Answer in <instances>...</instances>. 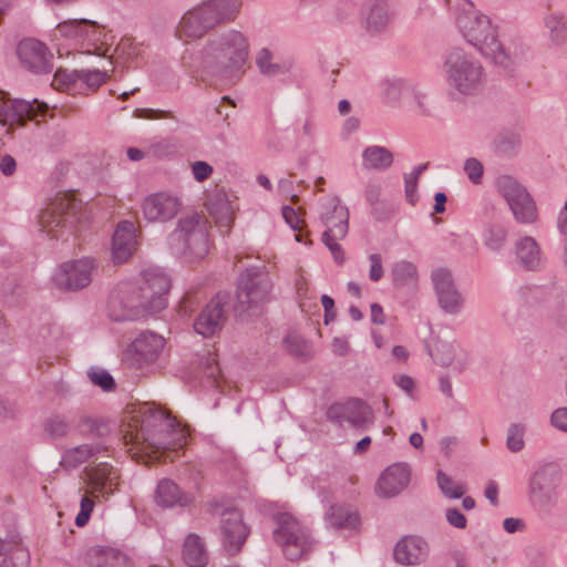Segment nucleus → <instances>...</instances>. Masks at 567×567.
Returning a JSON list of instances; mask_svg holds the SVG:
<instances>
[{"label": "nucleus", "mask_w": 567, "mask_h": 567, "mask_svg": "<svg viewBox=\"0 0 567 567\" xmlns=\"http://www.w3.org/2000/svg\"><path fill=\"white\" fill-rule=\"evenodd\" d=\"M17 53L20 63L33 73H50L53 69L52 54L45 44L38 40H22L18 45Z\"/></svg>", "instance_id": "nucleus-18"}, {"label": "nucleus", "mask_w": 567, "mask_h": 567, "mask_svg": "<svg viewBox=\"0 0 567 567\" xmlns=\"http://www.w3.org/2000/svg\"><path fill=\"white\" fill-rule=\"evenodd\" d=\"M496 187L509 207L530 195L518 181L508 175L499 176L496 179Z\"/></svg>", "instance_id": "nucleus-38"}, {"label": "nucleus", "mask_w": 567, "mask_h": 567, "mask_svg": "<svg viewBox=\"0 0 567 567\" xmlns=\"http://www.w3.org/2000/svg\"><path fill=\"white\" fill-rule=\"evenodd\" d=\"M318 215L326 227L322 237L344 238L349 229V210L339 197H324L319 202Z\"/></svg>", "instance_id": "nucleus-10"}, {"label": "nucleus", "mask_w": 567, "mask_h": 567, "mask_svg": "<svg viewBox=\"0 0 567 567\" xmlns=\"http://www.w3.org/2000/svg\"><path fill=\"white\" fill-rule=\"evenodd\" d=\"M390 18L391 14L386 1L375 0L369 9L364 28L371 33L380 32L388 25Z\"/></svg>", "instance_id": "nucleus-39"}, {"label": "nucleus", "mask_w": 567, "mask_h": 567, "mask_svg": "<svg viewBox=\"0 0 567 567\" xmlns=\"http://www.w3.org/2000/svg\"><path fill=\"white\" fill-rule=\"evenodd\" d=\"M410 482V470L406 464H393L379 477L377 493L385 498L401 493Z\"/></svg>", "instance_id": "nucleus-23"}, {"label": "nucleus", "mask_w": 567, "mask_h": 567, "mask_svg": "<svg viewBox=\"0 0 567 567\" xmlns=\"http://www.w3.org/2000/svg\"><path fill=\"white\" fill-rule=\"evenodd\" d=\"M221 542L224 548L230 555L240 551L245 544L249 528L243 522V515L238 509H226L220 517Z\"/></svg>", "instance_id": "nucleus-17"}, {"label": "nucleus", "mask_w": 567, "mask_h": 567, "mask_svg": "<svg viewBox=\"0 0 567 567\" xmlns=\"http://www.w3.org/2000/svg\"><path fill=\"white\" fill-rule=\"evenodd\" d=\"M90 567H132L126 554L109 546H94L87 551Z\"/></svg>", "instance_id": "nucleus-30"}, {"label": "nucleus", "mask_w": 567, "mask_h": 567, "mask_svg": "<svg viewBox=\"0 0 567 567\" xmlns=\"http://www.w3.org/2000/svg\"><path fill=\"white\" fill-rule=\"evenodd\" d=\"M443 72L451 93L462 97L480 94L486 83L482 63L461 49H454L446 55Z\"/></svg>", "instance_id": "nucleus-4"}, {"label": "nucleus", "mask_w": 567, "mask_h": 567, "mask_svg": "<svg viewBox=\"0 0 567 567\" xmlns=\"http://www.w3.org/2000/svg\"><path fill=\"white\" fill-rule=\"evenodd\" d=\"M455 351L456 347L454 344L437 340L434 342L430 354L439 364L446 367L453 363Z\"/></svg>", "instance_id": "nucleus-48"}, {"label": "nucleus", "mask_w": 567, "mask_h": 567, "mask_svg": "<svg viewBox=\"0 0 567 567\" xmlns=\"http://www.w3.org/2000/svg\"><path fill=\"white\" fill-rule=\"evenodd\" d=\"M225 303L219 295L213 298L196 318L194 330L205 338L213 337L220 331L226 319Z\"/></svg>", "instance_id": "nucleus-19"}, {"label": "nucleus", "mask_w": 567, "mask_h": 567, "mask_svg": "<svg viewBox=\"0 0 567 567\" xmlns=\"http://www.w3.org/2000/svg\"><path fill=\"white\" fill-rule=\"evenodd\" d=\"M549 32L550 41L556 45H563L567 40V25L565 18L559 13H549L544 19Z\"/></svg>", "instance_id": "nucleus-42"}, {"label": "nucleus", "mask_w": 567, "mask_h": 567, "mask_svg": "<svg viewBox=\"0 0 567 567\" xmlns=\"http://www.w3.org/2000/svg\"><path fill=\"white\" fill-rule=\"evenodd\" d=\"M324 523L332 529H355L360 525L359 513L349 505L332 504L324 513Z\"/></svg>", "instance_id": "nucleus-29"}, {"label": "nucleus", "mask_w": 567, "mask_h": 567, "mask_svg": "<svg viewBox=\"0 0 567 567\" xmlns=\"http://www.w3.org/2000/svg\"><path fill=\"white\" fill-rule=\"evenodd\" d=\"M430 554L427 542L420 536H405L394 547V559L405 566L424 563Z\"/></svg>", "instance_id": "nucleus-21"}, {"label": "nucleus", "mask_w": 567, "mask_h": 567, "mask_svg": "<svg viewBox=\"0 0 567 567\" xmlns=\"http://www.w3.org/2000/svg\"><path fill=\"white\" fill-rule=\"evenodd\" d=\"M509 209L512 210L517 223L533 224L537 220V206L530 195H528L526 199H522L520 202H517L511 206Z\"/></svg>", "instance_id": "nucleus-43"}, {"label": "nucleus", "mask_w": 567, "mask_h": 567, "mask_svg": "<svg viewBox=\"0 0 567 567\" xmlns=\"http://www.w3.org/2000/svg\"><path fill=\"white\" fill-rule=\"evenodd\" d=\"M138 287L142 296L150 300L151 310L159 312L166 307V295L171 289V279L161 268L142 271Z\"/></svg>", "instance_id": "nucleus-13"}, {"label": "nucleus", "mask_w": 567, "mask_h": 567, "mask_svg": "<svg viewBox=\"0 0 567 567\" xmlns=\"http://www.w3.org/2000/svg\"><path fill=\"white\" fill-rule=\"evenodd\" d=\"M59 32L72 39L99 40L97 23L87 19L66 20L58 24Z\"/></svg>", "instance_id": "nucleus-33"}, {"label": "nucleus", "mask_w": 567, "mask_h": 567, "mask_svg": "<svg viewBox=\"0 0 567 567\" xmlns=\"http://www.w3.org/2000/svg\"><path fill=\"white\" fill-rule=\"evenodd\" d=\"M179 196L169 192H158L146 196L142 203L143 216L151 223H167L181 212Z\"/></svg>", "instance_id": "nucleus-12"}, {"label": "nucleus", "mask_w": 567, "mask_h": 567, "mask_svg": "<svg viewBox=\"0 0 567 567\" xmlns=\"http://www.w3.org/2000/svg\"><path fill=\"white\" fill-rule=\"evenodd\" d=\"M192 173L197 182H204L213 174V167L204 161H197L192 164Z\"/></svg>", "instance_id": "nucleus-61"}, {"label": "nucleus", "mask_w": 567, "mask_h": 567, "mask_svg": "<svg viewBox=\"0 0 567 567\" xmlns=\"http://www.w3.org/2000/svg\"><path fill=\"white\" fill-rule=\"evenodd\" d=\"M393 154L384 146L370 145L362 152V168L383 172L393 164Z\"/></svg>", "instance_id": "nucleus-35"}, {"label": "nucleus", "mask_w": 567, "mask_h": 567, "mask_svg": "<svg viewBox=\"0 0 567 567\" xmlns=\"http://www.w3.org/2000/svg\"><path fill=\"white\" fill-rule=\"evenodd\" d=\"M167 240L175 255L189 260L203 259L209 250L206 219L196 213L181 218Z\"/></svg>", "instance_id": "nucleus-5"}, {"label": "nucleus", "mask_w": 567, "mask_h": 567, "mask_svg": "<svg viewBox=\"0 0 567 567\" xmlns=\"http://www.w3.org/2000/svg\"><path fill=\"white\" fill-rule=\"evenodd\" d=\"M249 55L247 37L235 29L212 34L196 55L197 66L227 81L239 79Z\"/></svg>", "instance_id": "nucleus-2"}, {"label": "nucleus", "mask_w": 567, "mask_h": 567, "mask_svg": "<svg viewBox=\"0 0 567 567\" xmlns=\"http://www.w3.org/2000/svg\"><path fill=\"white\" fill-rule=\"evenodd\" d=\"M81 432L93 437H105L110 434V426L106 422L92 417H83L80 423Z\"/></svg>", "instance_id": "nucleus-50"}, {"label": "nucleus", "mask_w": 567, "mask_h": 567, "mask_svg": "<svg viewBox=\"0 0 567 567\" xmlns=\"http://www.w3.org/2000/svg\"><path fill=\"white\" fill-rule=\"evenodd\" d=\"M116 51L126 60H134L142 53V44L132 38H123L117 44Z\"/></svg>", "instance_id": "nucleus-54"}, {"label": "nucleus", "mask_w": 567, "mask_h": 567, "mask_svg": "<svg viewBox=\"0 0 567 567\" xmlns=\"http://www.w3.org/2000/svg\"><path fill=\"white\" fill-rule=\"evenodd\" d=\"M382 86L385 97L392 104L409 101L414 93V85L402 79L385 80Z\"/></svg>", "instance_id": "nucleus-41"}, {"label": "nucleus", "mask_w": 567, "mask_h": 567, "mask_svg": "<svg viewBox=\"0 0 567 567\" xmlns=\"http://www.w3.org/2000/svg\"><path fill=\"white\" fill-rule=\"evenodd\" d=\"M483 239L488 249L498 251L506 243L507 230L502 225H491L485 229Z\"/></svg>", "instance_id": "nucleus-47"}, {"label": "nucleus", "mask_w": 567, "mask_h": 567, "mask_svg": "<svg viewBox=\"0 0 567 567\" xmlns=\"http://www.w3.org/2000/svg\"><path fill=\"white\" fill-rule=\"evenodd\" d=\"M106 70H73L58 71L54 75V81L64 85L66 90L84 84L87 89L95 91L106 81Z\"/></svg>", "instance_id": "nucleus-25"}, {"label": "nucleus", "mask_w": 567, "mask_h": 567, "mask_svg": "<svg viewBox=\"0 0 567 567\" xmlns=\"http://www.w3.org/2000/svg\"><path fill=\"white\" fill-rule=\"evenodd\" d=\"M271 288L268 276L256 269H247L238 280L235 312L238 316L249 313L262 305Z\"/></svg>", "instance_id": "nucleus-8"}, {"label": "nucleus", "mask_w": 567, "mask_h": 567, "mask_svg": "<svg viewBox=\"0 0 567 567\" xmlns=\"http://www.w3.org/2000/svg\"><path fill=\"white\" fill-rule=\"evenodd\" d=\"M30 554L29 550L21 546L16 545L11 553L6 556L0 563V567H29Z\"/></svg>", "instance_id": "nucleus-49"}, {"label": "nucleus", "mask_w": 567, "mask_h": 567, "mask_svg": "<svg viewBox=\"0 0 567 567\" xmlns=\"http://www.w3.org/2000/svg\"><path fill=\"white\" fill-rule=\"evenodd\" d=\"M183 558L189 567H204L207 564L208 557L205 545L197 534H189L186 537Z\"/></svg>", "instance_id": "nucleus-37"}, {"label": "nucleus", "mask_w": 567, "mask_h": 567, "mask_svg": "<svg viewBox=\"0 0 567 567\" xmlns=\"http://www.w3.org/2000/svg\"><path fill=\"white\" fill-rule=\"evenodd\" d=\"M391 275L395 286H406L416 281L417 270L411 261L400 260L392 266Z\"/></svg>", "instance_id": "nucleus-44"}, {"label": "nucleus", "mask_w": 567, "mask_h": 567, "mask_svg": "<svg viewBox=\"0 0 567 567\" xmlns=\"http://www.w3.org/2000/svg\"><path fill=\"white\" fill-rule=\"evenodd\" d=\"M550 424L561 431L567 433V408H558L550 415Z\"/></svg>", "instance_id": "nucleus-62"}, {"label": "nucleus", "mask_w": 567, "mask_h": 567, "mask_svg": "<svg viewBox=\"0 0 567 567\" xmlns=\"http://www.w3.org/2000/svg\"><path fill=\"white\" fill-rule=\"evenodd\" d=\"M87 378L92 384L100 386L104 392H111L116 386L113 377L103 369H90L87 371Z\"/></svg>", "instance_id": "nucleus-51"}, {"label": "nucleus", "mask_w": 567, "mask_h": 567, "mask_svg": "<svg viewBox=\"0 0 567 567\" xmlns=\"http://www.w3.org/2000/svg\"><path fill=\"white\" fill-rule=\"evenodd\" d=\"M468 7L463 8L456 17V24L464 39L475 47L477 51L506 73H512L515 58L506 50L498 39L497 27L489 17L478 14L472 10V2L465 1Z\"/></svg>", "instance_id": "nucleus-3"}, {"label": "nucleus", "mask_w": 567, "mask_h": 567, "mask_svg": "<svg viewBox=\"0 0 567 567\" xmlns=\"http://www.w3.org/2000/svg\"><path fill=\"white\" fill-rule=\"evenodd\" d=\"M109 450V446L102 443L83 444L66 450L60 461V465L68 471L74 470L81 464Z\"/></svg>", "instance_id": "nucleus-31"}, {"label": "nucleus", "mask_w": 567, "mask_h": 567, "mask_svg": "<svg viewBox=\"0 0 567 567\" xmlns=\"http://www.w3.org/2000/svg\"><path fill=\"white\" fill-rule=\"evenodd\" d=\"M560 474L556 465L545 464L534 472L529 481V498L543 512H549L557 503Z\"/></svg>", "instance_id": "nucleus-9"}, {"label": "nucleus", "mask_w": 567, "mask_h": 567, "mask_svg": "<svg viewBox=\"0 0 567 567\" xmlns=\"http://www.w3.org/2000/svg\"><path fill=\"white\" fill-rule=\"evenodd\" d=\"M446 522L458 529H464L467 525L466 517L455 507H450L445 511Z\"/></svg>", "instance_id": "nucleus-60"}, {"label": "nucleus", "mask_w": 567, "mask_h": 567, "mask_svg": "<svg viewBox=\"0 0 567 567\" xmlns=\"http://www.w3.org/2000/svg\"><path fill=\"white\" fill-rule=\"evenodd\" d=\"M208 30L219 23L231 21L238 13L236 0H208L197 6Z\"/></svg>", "instance_id": "nucleus-24"}, {"label": "nucleus", "mask_w": 567, "mask_h": 567, "mask_svg": "<svg viewBox=\"0 0 567 567\" xmlns=\"http://www.w3.org/2000/svg\"><path fill=\"white\" fill-rule=\"evenodd\" d=\"M136 247L135 228L131 221H122L117 225L112 240V259L115 264L126 261Z\"/></svg>", "instance_id": "nucleus-26"}, {"label": "nucleus", "mask_w": 567, "mask_h": 567, "mask_svg": "<svg viewBox=\"0 0 567 567\" xmlns=\"http://www.w3.org/2000/svg\"><path fill=\"white\" fill-rule=\"evenodd\" d=\"M0 122L3 125L23 124L27 120H33L47 111V104L33 99H9L8 94L0 92Z\"/></svg>", "instance_id": "nucleus-11"}, {"label": "nucleus", "mask_w": 567, "mask_h": 567, "mask_svg": "<svg viewBox=\"0 0 567 567\" xmlns=\"http://www.w3.org/2000/svg\"><path fill=\"white\" fill-rule=\"evenodd\" d=\"M80 512L75 517V525L83 527L87 524L91 513L94 508V502L86 495H84L80 503Z\"/></svg>", "instance_id": "nucleus-56"}, {"label": "nucleus", "mask_w": 567, "mask_h": 567, "mask_svg": "<svg viewBox=\"0 0 567 567\" xmlns=\"http://www.w3.org/2000/svg\"><path fill=\"white\" fill-rule=\"evenodd\" d=\"M464 171L473 184H481L483 176V164L474 158H467L464 163Z\"/></svg>", "instance_id": "nucleus-55"}, {"label": "nucleus", "mask_w": 567, "mask_h": 567, "mask_svg": "<svg viewBox=\"0 0 567 567\" xmlns=\"http://www.w3.org/2000/svg\"><path fill=\"white\" fill-rule=\"evenodd\" d=\"M274 540L287 559L296 561L308 555L315 546L309 530L291 514L279 513L274 517Z\"/></svg>", "instance_id": "nucleus-6"}, {"label": "nucleus", "mask_w": 567, "mask_h": 567, "mask_svg": "<svg viewBox=\"0 0 567 567\" xmlns=\"http://www.w3.org/2000/svg\"><path fill=\"white\" fill-rule=\"evenodd\" d=\"M370 260V270H369V279L373 282H378L382 279L384 275L383 266H382V257L380 254H371L369 256Z\"/></svg>", "instance_id": "nucleus-57"}, {"label": "nucleus", "mask_w": 567, "mask_h": 567, "mask_svg": "<svg viewBox=\"0 0 567 567\" xmlns=\"http://www.w3.org/2000/svg\"><path fill=\"white\" fill-rule=\"evenodd\" d=\"M343 238H332L327 236L322 237V241L324 245L329 248L334 261L339 265L343 264L346 261L344 252L341 248V246L338 244L339 240H342Z\"/></svg>", "instance_id": "nucleus-58"}, {"label": "nucleus", "mask_w": 567, "mask_h": 567, "mask_svg": "<svg viewBox=\"0 0 567 567\" xmlns=\"http://www.w3.org/2000/svg\"><path fill=\"white\" fill-rule=\"evenodd\" d=\"M69 423L62 415H52L44 424L45 432L52 437H62L69 432Z\"/></svg>", "instance_id": "nucleus-52"}, {"label": "nucleus", "mask_w": 567, "mask_h": 567, "mask_svg": "<svg viewBox=\"0 0 567 567\" xmlns=\"http://www.w3.org/2000/svg\"><path fill=\"white\" fill-rule=\"evenodd\" d=\"M518 145V140L514 136L512 137H505L501 136L495 141V147L497 152L502 154H509L512 153Z\"/></svg>", "instance_id": "nucleus-64"}, {"label": "nucleus", "mask_w": 567, "mask_h": 567, "mask_svg": "<svg viewBox=\"0 0 567 567\" xmlns=\"http://www.w3.org/2000/svg\"><path fill=\"white\" fill-rule=\"evenodd\" d=\"M284 343L286 350L293 357L308 360L312 357L311 343L305 340L297 333H289L285 339Z\"/></svg>", "instance_id": "nucleus-45"}, {"label": "nucleus", "mask_w": 567, "mask_h": 567, "mask_svg": "<svg viewBox=\"0 0 567 567\" xmlns=\"http://www.w3.org/2000/svg\"><path fill=\"white\" fill-rule=\"evenodd\" d=\"M409 102L415 104L417 112L423 116H431L432 110L426 102V96L422 92L417 91L414 86V93L410 96Z\"/></svg>", "instance_id": "nucleus-59"}, {"label": "nucleus", "mask_w": 567, "mask_h": 567, "mask_svg": "<svg viewBox=\"0 0 567 567\" xmlns=\"http://www.w3.org/2000/svg\"><path fill=\"white\" fill-rule=\"evenodd\" d=\"M75 203L66 197H60L48 205L39 216V224L43 231H47L52 238H58V228L72 226L75 214Z\"/></svg>", "instance_id": "nucleus-15"}, {"label": "nucleus", "mask_w": 567, "mask_h": 567, "mask_svg": "<svg viewBox=\"0 0 567 567\" xmlns=\"http://www.w3.org/2000/svg\"><path fill=\"white\" fill-rule=\"evenodd\" d=\"M437 485L441 489L442 494L452 499H457L463 497L466 492L465 485L453 481L450 476H447L443 471L439 470L437 474Z\"/></svg>", "instance_id": "nucleus-46"}, {"label": "nucleus", "mask_w": 567, "mask_h": 567, "mask_svg": "<svg viewBox=\"0 0 567 567\" xmlns=\"http://www.w3.org/2000/svg\"><path fill=\"white\" fill-rule=\"evenodd\" d=\"M122 436L132 457L145 464L181 450L187 440L186 431L174 417L150 403L127 412Z\"/></svg>", "instance_id": "nucleus-1"}, {"label": "nucleus", "mask_w": 567, "mask_h": 567, "mask_svg": "<svg viewBox=\"0 0 567 567\" xmlns=\"http://www.w3.org/2000/svg\"><path fill=\"white\" fill-rule=\"evenodd\" d=\"M163 348V337L154 332L144 331L132 341L128 352L136 355V362L146 363L155 360Z\"/></svg>", "instance_id": "nucleus-27"}, {"label": "nucleus", "mask_w": 567, "mask_h": 567, "mask_svg": "<svg viewBox=\"0 0 567 567\" xmlns=\"http://www.w3.org/2000/svg\"><path fill=\"white\" fill-rule=\"evenodd\" d=\"M94 264L83 258L62 264L53 276L55 285L65 290H79L92 281Z\"/></svg>", "instance_id": "nucleus-14"}, {"label": "nucleus", "mask_w": 567, "mask_h": 567, "mask_svg": "<svg viewBox=\"0 0 567 567\" xmlns=\"http://www.w3.org/2000/svg\"><path fill=\"white\" fill-rule=\"evenodd\" d=\"M431 278L440 308L449 315L460 313L464 305V299L454 286L451 271L446 268H437L432 271Z\"/></svg>", "instance_id": "nucleus-16"}, {"label": "nucleus", "mask_w": 567, "mask_h": 567, "mask_svg": "<svg viewBox=\"0 0 567 567\" xmlns=\"http://www.w3.org/2000/svg\"><path fill=\"white\" fill-rule=\"evenodd\" d=\"M417 182L419 181H416L415 177H408V175H404L405 197L411 205H415L419 200Z\"/></svg>", "instance_id": "nucleus-63"}, {"label": "nucleus", "mask_w": 567, "mask_h": 567, "mask_svg": "<svg viewBox=\"0 0 567 567\" xmlns=\"http://www.w3.org/2000/svg\"><path fill=\"white\" fill-rule=\"evenodd\" d=\"M150 305L138 285L124 284L110 296L109 316L114 321H126L157 313L151 310Z\"/></svg>", "instance_id": "nucleus-7"}, {"label": "nucleus", "mask_w": 567, "mask_h": 567, "mask_svg": "<svg viewBox=\"0 0 567 567\" xmlns=\"http://www.w3.org/2000/svg\"><path fill=\"white\" fill-rule=\"evenodd\" d=\"M516 256L523 268L526 270H538L544 264V258L537 241L525 236L515 244Z\"/></svg>", "instance_id": "nucleus-32"}, {"label": "nucleus", "mask_w": 567, "mask_h": 567, "mask_svg": "<svg viewBox=\"0 0 567 567\" xmlns=\"http://www.w3.org/2000/svg\"><path fill=\"white\" fill-rule=\"evenodd\" d=\"M207 31L208 28L197 7L185 12L176 28V33L179 39L200 38Z\"/></svg>", "instance_id": "nucleus-34"}, {"label": "nucleus", "mask_w": 567, "mask_h": 567, "mask_svg": "<svg viewBox=\"0 0 567 567\" xmlns=\"http://www.w3.org/2000/svg\"><path fill=\"white\" fill-rule=\"evenodd\" d=\"M330 420L344 419L355 429H364L372 422L373 414L369 405L359 399H352L343 405H333L328 410Z\"/></svg>", "instance_id": "nucleus-22"}, {"label": "nucleus", "mask_w": 567, "mask_h": 567, "mask_svg": "<svg viewBox=\"0 0 567 567\" xmlns=\"http://www.w3.org/2000/svg\"><path fill=\"white\" fill-rule=\"evenodd\" d=\"M117 477L116 470L106 462L85 467L83 471V481L92 495L112 494L115 485L114 482H116Z\"/></svg>", "instance_id": "nucleus-20"}, {"label": "nucleus", "mask_w": 567, "mask_h": 567, "mask_svg": "<svg viewBox=\"0 0 567 567\" xmlns=\"http://www.w3.org/2000/svg\"><path fill=\"white\" fill-rule=\"evenodd\" d=\"M190 494L182 491L172 480H162L155 491V502L158 506L169 508L174 506L185 507L193 503Z\"/></svg>", "instance_id": "nucleus-28"}, {"label": "nucleus", "mask_w": 567, "mask_h": 567, "mask_svg": "<svg viewBox=\"0 0 567 567\" xmlns=\"http://www.w3.org/2000/svg\"><path fill=\"white\" fill-rule=\"evenodd\" d=\"M212 217L220 229L228 230L233 224L235 212L230 202L225 196H219L208 205Z\"/></svg>", "instance_id": "nucleus-40"}, {"label": "nucleus", "mask_w": 567, "mask_h": 567, "mask_svg": "<svg viewBox=\"0 0 567 567\" xmlns=\"http://www.w3.org/2000/svg\"><path fill=\"white\" fill-rule=\"evenodd\" d=\"M506 446L513 453L520 452L524 449L525 442L523 426L518 424H512L509 426L506 439Z\"/></svg>", "instance_id": "nucleus-53"}, {"label": "nucleus", "mask_w": 567, "mask_h": 567, "mask_svg": "<svg viewBox=\"0 0 567 567\" xmlns=\"http://www.w3.org/2000/svg\"><path fill=\"white\" fill-rule=\"evenodd\" d=\"M256 66L262 75L272 78L288 73L291 69V63L288 61H275L274 53L269 49L262 48L257 52Z\"/></svg>", "instance_id": "nucleus-36"}]
</instances>
